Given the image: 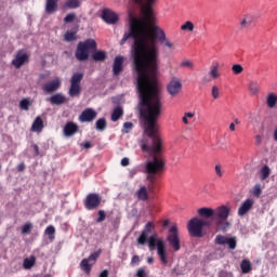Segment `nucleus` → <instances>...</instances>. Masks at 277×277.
<instances>
[{
	"instance_id": "nucleus-1",
	"label": "nucleus",
	"mask_w": 277,
	"mask_h": 277,
	"mask_svg": "<svg viewBox=\"0 0 277 277\" xmlns=\"http://www.w3.org/2000/svg\"><path fill=\"white\" fill-rule=\"evenodd\" d=\"M137 5H144V0H132ZM142 9L143 17H134L130 21L129 31L126 32L119 44L127 43L132 38L131 53L135 72L137 74L138 114L145 120V133L151 140H161L157 135L159 126L157 120L161 118V90L157 84L159 71V48L157 40L168 49L174 43L166 38V31L155 24L153 3L157 0H145Z\"/></svg>"
},
{
	"instance_id": "nucleus-2",
	"label": "nucleus",
	"mask_w": 277,
	"mask_h": 277,
	"mask_svg": "<svg viewBox=\"0 0 277 277\" xmlns=\"http://www.w3.org/2000/svg\"><path fill=\"white\" fill-rule=\"evenodd\" d=\"M155 230V223L147 222L141 235L137 238L138 246H146L148 243V249L150 252L157 248V254L161 261L162 265H168V253L166 248V240L163 238H157V234L148 237L150 233Z\"/></svg>"
},
{
	"instance_id": "nucleus-3",
	"label": "nucleus",
	"mask_w": 277,
	"mask_h": 277,
	"mask_svg": "<svg viewBox=\"0 0 277 277\" xmlns=\"http://www.w3.org/2000/svg\"><path fill=\"white\" fill-rule=\"evenodd\" d=\"M199 217L208 222H212L216 227V230L226 232L230 226L228 222V215H230V208L226 206H221L213 210L212 208H200L197 211Z\"/></svg>"
},
{
	"instance_id": "nucleus-4",
	"label": "nucleus",
	"mask_w": 277,
	"mask_h": 277,
	"mask_svg": "<svg viewBox=\"0 0 277 277\" xmlns=\"http://www.w3.org/2000/svg\"><path fill=\"white\" fill-rule=\"evenodd\" d=\"M213 226V222L193 217L189 220L187 224V230L190 237H205L203 228H211Z\"/></svg>"
},
{
	"instance_id": "nucleus-5",
	"label": "nucleus",
	"mask_w": 277,
	"mask_h": 277,
	"mask_svg": "<svg viewBox=\"0 0 277 277\" xmlns=\"http://www.w3.org/2000/svg\"><path fill=\"white\" fill-rule=\"evenodd\" d=\"M90 51H96V41L94 39H87L77 44L75 57L78 62H85L90 57Z\"/></svg>"
},
{
	"instance_id": "nucleus-6",
	"label": "nucleus",
	"mask_w": 277,
	"mask_h": 277,
	"mask_svg": "<svg viewBox=\"0 0 277 277\" xmlns=\"http://www.w3.org/2000/svg\"><path fill=\"white\" fill-rule=\"evenodd\" d=\"M102 253L103 250L98 249L97 251L91 253L89 258L82 259V261L80 262V268L82 269V272H84V274H87V276H90V274L92 273V267L96 265V261H98V258Z\"/></svg>"
},
{
	"instance_id": "nucleus-7",
	"label": "nucleus",
	"mask_w": 277,
	"mask_h": 277,
	"mask_svg": "<svg viewBox=\"0 0 277 277\" xmlns=\"http://www.w3.org/2000/svg\"><path fill=\"white\" fill-rule=\"evenodd\" d=\"M81 81H83L82 72H76L71 76L70 88L68 91L71 98H75V96H79V94H81Z\"/></svg>"
},
{
	"instance_id": "nucleus-8",
	"label": "nucleus",
	"mask_w": 277,
	"mask_h": 277,
	"mask_svg": "<svg viewBox=\"0 0 277 277\" xmlns=\"http://www.w3.org/2000/svg\"><path fill=\"white\" fill-rule=\"evenodd\" d=\"M101 202H103L101 195L96 193L88 194L83 200L84 209H87V211H94L101 207Z\"/></svg>"
},
{
	"instance_id": "nucleus-9",
	"label": "nucleus",
	"mask_w": 277,
	"mask_h": 277,
	"mask_svg": "<svg viewBox=\"0 0 277 277\" xmlns=\"http://www.w3.org/2000/svg\"><path fill=\"white\" fill-rule=\"evenodd\" d=\"M167 241L169 246L173 248L174 252H179V250H181V238H179V227L176 225H172L170 227Z\"/></svg>"
},
{
	"instance_id": "nucleus-10",
	"label": "nucleus",
	"mask_w": 277,
	"mask_h": 277,
	"mask_svg": "<svg viewBox=\"0 0 277 277\" xmlns=\"http://www.w3.org/2000/svg\"><path fill=\"white\" fill-rule=\"evenodd\" d=\"M167 91L170 96H179L183 91V82H181L180 78L173 77L170 82L167 84Z\"/></svg>"
},
{
	"instance_id": "nucleus-11",
	"label": "nucleus",
	"mask_w": 277,
	"mask_h": 277,
	"mask_svg": "<svg viewBox=\"0 0 277 277\" xmlns=\"http://www.w3.org/2000/svg\"><path fill=\"white\" fill-rule=\"evenodd\" d=\"M29 63V55L25 53L23 50H19L16 53L15 58L12 61V66L15 68H21L24 64Z\"/></svg>"
},
{
	"instance_id": "nucleus-12",
	"label": "nucleus",
	"mask_w": 277,
	"mask_h": 277,
	"mask_svg": "<svg viewBox=\"0 0 277 277\" xmlns=\"http://www.w3.org/2000/svg\"><path fill=\"white\" fill-rule=\"evenodd\" d=\"M102 18L104 22L107 23V25H116L119 21V16L116 14V12L109 10V9H104L102 12Z\"/></svg>"
},
{
	"instance_id": "nucleus-13",
	"label": "nucleus",
	"mask_w": 277,
	"mask_h": 277,
	"mask_svg": "<svg viewBox=\"0 0 277 277\" xmlns=\"http://www.w3.org/2000/svg\"><path fill=\"white\" fill-rule=\"evenodd\" d=\"M122 70H124V56L118 55L115 57L113 63L114 77H119Z\"/></svg>"
},
{
	"instance_id": "nucleus-14",
	"label": "nucleus",
	"mask_w": 277,
	"mask_h": 277,
	"mask_svg": "<svg viewBox=\"0 0 277 277\" xmlns=\"http://www.w3.org/2000/svg\"><path fill=\"white\" fill-rule=\"evenodd\" d=\"M62 88V80L60 78L52 80L45 84H43L42 90L43 92H47L48 94H51L53 92H57Z\"/></svg>"
},
{
	"instance_id": "nucleus-15",
	"label": "nucleus",
	"mask_w": 277,
	"mask_h": 277,
	"mask_svg": "<svg viewBox=\"0 0 277 277\" xmlns=\"http://www.w3.org/2000/svg\"><path fill=\"white\" fill-rule=\"evenodd\" d=\"M79 132V126L72 121H68L63 128V133L65 137H72L76 133Z\"/></svg>"
},
{
	"instance_id": "nucleus-16",
	"label": "nucleus",
	"mask_w": 277,
	"mask_h": 277,
	"mask_svg": "<svg viewBox=\"0 0 277 277\" xmlns=\"http://www.w3.org/2000/svg\"><path fill=\"white\" fill-rule=\"evenodd\" d=\"M95 119L96 113L92 108L84 109L79 116L80 122H92Z\"/></svg>"
},
{
	"instance_id": "nucleus-17",
	"label": "nucleus",
	"mask_w": 277,
	"mask_h": 277,
	"mask_svg": "<svg viewBox=\"0 0 277 277\" xmlns=\"http://www.w3.org/2000/svg\"><path fill=\"white\" fill-rule=\"evenodd\" d=\"M252 207H254V199L245 200L240 208L238 209V215L240 217H243V215H246V213H248V211H250Z\"/></svg>"
},
{
	"instance_id": "nucleus-18",
	"label": "nucleus",
	"mask_w": 277,
	"mask_h": 277,
	"mask_svg": "<svg viewBox=\"0 0 277 277\" xmlns=\"http://www.w3.org/2000/svg\"><path fill=\"white\" fill-rule=\"evenodd\" d=\"M60 0H47L45 1V13L55 14L57 12V3Z\"/></svg>"
},
{
	"instance_id": "nucleus-19",
	"label": "nucleus",
	"mask_w": 277,
	"mask_h": 277,
	"mask_svg": "<svg viewBox=\"0 0 277 277\" xmlns=\"http://www.w3.org/2000/svg\"><path fill=\"white\" fill-rule=\"evenodd\" d=\"M42 129H44V121H42V117H37L32 122L30 131L41 133Z\"/></svg>"
},
{
	"instance_id": "nucleus-20",
	"label": "nucleus",
	"mask_w": 277,
	"mask_h": 277,
	"mask_svg": "<svg viewBox=\"0 0 277 277\" xmlns=\"http://www.w3.org/2000/svg\"><path fill=\"white\" fill-rule=\"evenodd\" d=\"M124 116V109H122V106H117L114 108L110 120L113 122H118L119 119H121Z\"/></svg>"
},
{
	"instance_id": "nucleus-21",
	"label": "nucleus",
	"mask_w": 277,
	"mask_h": 277,
	"mask_svg": "<svg viewBox=\"0 0 277 277\" xmlns=\"http://www.w3.org/2000/svg\"><path fill=\"white\" fill-rule=\"evenodd\" d=\"M51 105H64L66 96L62 93H56L50 97Z\"/></svg>"
},
{
	"instance_id": "nucleus-22",
	"label": "nucleus",
	"mask_w": 277,
	"mask_h": 277,
	"mask_svg": "<svg viewBox=\"0 0 277 277\" xmlns=\"http://www.w3.org/2000/svg\"><path fill=\"white\" fill-rule=\"evenodd\" d=\"M252 23H254V16L246 15L242 19H240V29H250Z\"/></svg>"
},
{
	"instance_id": "nucleus-23",
	"label": "nucleus",
	"mask_w": 277,
	"mask_h": 277,
	"mask_svg": "<svg viewBox=\"0 0 277 277\" xmlns=\"http://www.w3.org/2000/svg\"><path fill=\"white\" fill-rule=\"evenodd\" d=\"M92 60L94 62H105L107 60V52H105L103 50L95 51L92 54Z\"/></svg>"
},
{
	"instance_id": "nucleus-24",
	"label": "nucleus",
	"mask_w": 277,
	"mask_h": 277,
	"mask_svg": "<svg viewBox=\"0 0 277 277\" xmlns=\"http://www.w3.org/2000/svg\"><path fill=\"white\" fill-rule=\"evenodd\" d=\"M64 8L68 10H77V8H81L80 0H66L64 3Z\"/></svg>"
},
{
	"instance_id": "nucleus-25",
	"label": "nucleus",
	"mask_w": 277,
	"mask_h": 277,
	"mask_svg": "<svg viewBox=\"0 0 277 277\" xmlns=\"http://www.w3.org/2000/svg\"><path fill=\"white\" fill-rule=\"evenodd\" d=\"M248 90H249L251 96H256V94H259V92L261 90V88L259 87V82H256V81L249 82Z\"/></svg>"
},
{
	"instance_id": "nucleus-26",
	"label": "nucleus",
	"mask_w": 277,
	"mask_h": 277,
	"mask_svg": "<svg viewBox=\"0 0 277 277\" xmlns=\"http://www.w3.org/2000/svg\"><path fill=\"white\" fill-rule=\"evenodd\" d=\"M240 269L242 274H250L252 272V263L249 260H242Z\"/></svg>"
},
{
	"instance_id": "nucleus-27",
	"label": "nucleus",
	"mask_w": 277,
	"mask_h": 277,
	"mask_svg": "<svg viewBox=\"0 0 277 277\" xmlns=\"http://www.w3.org/2000/svg\"><path fill=\"white\" fill-rule=\"evenodd\" d=\"M276 103H277L276 93H269L266 98L267 107H269V109H274V107H276Z\"/></svg>"
},
{
	"instance_id": "nucleus-28",
	"label": "nucleus",
	"mask_w": 277,
	"mask_h": 277,
	"mask_svg": "<svg viewBox=\"0 0 277 277\" xmlns=\"http://www.w3.org/2000/svg\"><path fill=\"white\" fill-rule=\"evenodd\" d=\"M77 31H79V28H76L74 31H67L64 35L65 42H75L77 40Z\"/></svg>"
},
{
	"instance_id": "nucleus-29",
	"label": "nucleus",
	"mask_w": 277,
	"mask_h": 277,
	"mask_svg": "<svg viewBox=\"0 0 277 277\" xmlns=\"http://www.w3.org/2000/svg\"><path fill=\"white\" fill-rule=\"evenodd\" d=\"M35 265H36L35 256L24 259V262H23L24 269H31V267H34Z\"/></svg>"
},
{
	"instance_id": "nucleus-30",
	"label": "nucleus",
	"mask_w": 277,
	"mask_h": 277,
	"mask_svg": "<svg viewBox=\"0 0 277 277\" xmlns=\"http://www.w3.org/2000/svg\"><path fill=\"white\" fill-rule=\"evenodd\" d=\"M44 235L48 236L50 241H54L55 240V226L53 225H49L45 230H44Z\"/></svg>"
},
{
	"instance_id": "nucleus-31",
	"label": "nucleus",
	"mask_w": 277,
	"mask_h": 277,
	"mask_svg": "<svg viewBox=\"0 0 277 277\" xmlns=\"http://www.w3.org/2000/svg\"><path fill=\"white\" fill-rule=\"evenodd\" d=\"M219 70H220V64H217V63L210 68L209 75H210L211 79H220Z\"/></svg>"
},
{
	"instance_id": "nucleus-32",
	"label": "nucleus",
	"mask_w": 277,
	"mask_h": 277,
	"mask_svg": "<svg viewBox=\"0 0 277 277\" xmlns=\"http://www.w3.org/2000/svg\"><path fill=\"white\" fill-rule=\"evenodd\" d=\"M95 129L97 131H105L107 129V120L105 118H100L96 122H95Z\"/></svg>"
},
{
	"instance_id": "nucleus-33",
	"label": "nucleus",
	"mask_w": 277,
	"mask_h": 277,
	"mask_svg": "<svg viewBox=\"0 0 277 277\" xmlns=\"http://www.w3.org/2000/svg\"><path fill=\"white\" fill-rule=\"evenodd\" d=\"M136 194L138 200H148V192L146 190V186H142Z\"/></svg>"
},
{
	"instance_id": "nucleus-34",
	"label": "nucleus",
	"mask_w": 277,
	"mask_h": 277,
	"mask_svg": "<svg viewBox=\"0 0 277 277\" xmlns=\"http://www.w3.org/2000/svg\"><path fill=\"white\" fill-rule=\"evenodd\" d=\"M269 174H272V169L268 166H264L261 170V181L269 179Z\"/></svg>"
},
{
	"instance_id": "nucleus-35",
	"label": "nucleus",
	"mask_w": 277,
	"mask_h": 277,
	"mask_svg": "<svg viewBox=\"0 0 277 277\" xmlns=\"http://www.w3.org/2000/svg\"><path fill=\"white\" fill-rule=\"evenodd\" d=\"M227 241H228V237L217 235L215 237L214 243H216V246H226Z\"/></svg>"
},
{
	"instance_id": "nucleus-36",
	"label": "nucleus",
	"mask_w": 277,
	"mask_h": 277,
	"mask_svg": "<svg viewBox=\"0 0 277 277\" xmlns=\"http://www.w3.org/2000/svg\"><path fill=\"white\" fill-rule=\"evenodd\" d=\"M34 230V224L26 223L22 226V235H29Z\"/></svg>"
},
{
	"instance_id": "nucleus-37",
	"label": "nucleus",
	"mask_w": 277,
	"mask_h": 277,
	"mask_svg": "<svg viewBox=\"0 0 277 277\" xmlns=\"http://www.w3.org/2000/svg\"><path fill=\"white\" fill-rule=\"evenodd\" d=\"M214 171H215V174L219 179H222V176H224L225 174V170H224V167H222V164H215L214 167Z\"/></svg>"
},
{
	"instance_id": "nucleus-38",
	"label": "nucleus",
	"mask_w": 277,
	"mask_h": 277,
	"mask_svg": "<svg viewBox=\"0 0 277 277\" xmlns=\"http://www.w3.org/2000/svg\"><path fill=\"white\" fill-rule=\"evenodd\" d=\"M98 217L95 220L96 224H101L105 222L107 214L105 213V210H98L97 211Z\"/></svg>"
},
{
	"instance_id": "nucleus-39",
	"label": "nucleus",
	"mask_w": 277,
	"mask_h": 277,
	"mask_svg": "<svg viewBox=\"0 0 277 277\" xmlns=\"http://www.w3.org/2000/svg\"><path fill=\"white\" fill-rule=\"evenodd\" d=\"M226 245L229 250H235V248H237V237L227 238Z\"/></svg>"
},
{
	"instance_id": "nucleus-40",
	"label": "nucleus",
	"mask_w": 277,
	"mask_h": 277,
	"mask_svg": "<svg viewBox=\"0 0 277 277\" xmlns=\"http://www.w3.org/2000/svg\"><path fill=\"white\" fill-rule=\"evenodd\" d=\"M181 29H182V31H194V23L188 21L181 26Z\"/></svg>"
},
{
	"instance_id": "nucleus-41",
	"label": "nucleus",
	"mask_w": 277,
	"mask_h": 277,
	"mask_svg": "<svg viewBox=\"0 0 277 277\" xmlns=\"http://www.w3.org/2000/svg\"><path fill=\"white\" fill-rule=\"evenodd\" d=\"M29 105H31V103H29V100L27 98H24L19 102L21 109H24L25 111H29Z\"/></svg>"
},
{
	"instance_id": "nucleus-42",
	"label": "nucleus",
	"mask_w": 277,
	"mask_h": 277,
	"mask_svg": "<svg viewBox=\"0 0 277 277\" xmlns=\"http://www.w3.org/2000/svg\"><path fill=\"white\" fill-rule=\"evenodd\" d=\"M181 68H188L189 70H194V62L185 60L181 63Z\"/></svg>"
},
{
	"instance_id": "nucleus-43",
	"label": "nucleus",
	"mask_w": 277,
	"mask_h": 277,
	"mask_svg": "<svg viewBox=\"0 0 277 277\" xmlns=\"http://www.w3.org/2000/svg\"><path fill=\"white\" fill-rule=\"evenodd\" d=\"M261 194H263V190L261 188V184H255L254 187H253V196L255 198H260Z\"/></svg>"
},
{
	"instance_id": "nucleus-44",
	"label": "nucleus",
	"mask_w": 277,
	"mask_h": 277,
	"mask_svg": "<svg viewBox=\"0 0 277 277\" xmlns=\"http://www.w3.org/2000/svg\"><path fill=\"white\" fill-rule=\"evenodd\" d=\"M232 70H233L234 75H241V72H243V66H241L239 64H235V65H233Z\"/></svg>"
},
{
	"instance_id": "nucleus-45",
	"label": "nucleus",
	"mask_w": 277,
	"mask_h": 277,
	"mask_svg": "<svg viewBox=\"0 0 277 277\" xmlns=\"http://www.w3.org/2000/svg\"><path fill=\"white\" fill-rule=\"evenodd\" d=\"M133 129V122H124L123 128L121 129V133H129Z\"/></svg>"
},
{
	"instance_id": "nucleus-46",
	"label": "nucleus",
	"mask_w": 277,
	"mask_h": 277,
	"mask_svg": "<svg viewBox=\"0 0 277 277\" xmlns=\"http://www.w3.org/2000/svg\"><path fill=\"white\" fill-rule=\"evenodd\" d=\"M211 94L214 100L220 98V88H217V85H213Z\"/></svg>"
},
{
	"instance_id": "nucleus-47",
	"label": "nucleus",
	"mask_w": 277,
	"mask_h": 277,
	"mask_svg": "<svg viewBox=\"0 0 277 277\" xmlns=\"http://www.w3.org/2000/svg\"><path fill=\"white\" fill-rule=\"evenodd\" d=\"M77 18V15L75 13H69L64 17V23H72Z\"/></svg>"
},
{
	"instance_id": "nucleus-48",
	"label": "nucleus",
	"mask_w": 277,
	"mask_h": 277,
	"mask_svg": "<svg viewBox=\"0 0 277 277\" xmlns=\"http://www.w3.org/2000/svg\"><path fill=\"white\" fill-rule=\"evenodd\" d=\"M219 277H233V274L232 273H228L226 271H221L219 272Z\"/></svg>"
},
{
	"instance_id": "nucleus-49",
	"label": "nucleus",
	"mask_w": 277,
	"mask_h": 277,
	"mask_svg": "<svg viewBox=\"0 0 277 277\" xmlns=\"http://www.w3.org/2000/svg\"><path fill=\"white\" fill-rule=\"evenodd\" d=\"M131 265H140V255L132 256Z\"/></svg>"
},
{
	"instance_id": "nucleus-50",
	"label": "nucleus",
	"mask_w": 277,
	"mask_h": 277,
	"mask_svg": "<svg viewBox=\"0 0 277 277\" xmlns=\"http://www.w3.org/2000/svg\"><path fill=\"white\" fill-rule=\"evenodd\" d=\"M136 277H146V271L144 268H138Z\"/></svg>"
},
{
	"instance_id": "nucleus-51",
	"label": "nucleus",
	"mask_w": 277,
	"mask_h": 277,
	"mask_svg": "<svg viewBox=\"0 0 277 277\" xmlns=\"http://www.w3.org/2000/svg\"><path fill=\"white\" fill-rule=\"evenodd\" d=\"M81 146H83V148H85L88 150V149L92 148V142L82 143Z\"/></svg>"
},
{
	"instance_id": "nucleus-52",
	"label": "nucleus",
	"mask_w": 277,
	"mask_h": 277,
	"mask_svg": "<svg viewBox=\"0 0 277 277\" xmlns=\"http://www.w3.org/2000/svg\"><path fill=\"white\" fill-rule=\"evenodd\" d=\"M261 142H263V138L261 137V135L258 134V135L255 136V145H256V146L261 145Z\"/></svg>"
},
{
	"instance_id": "nucleus-53",
	"label": "nucleus",
	"mask_w": 277,
	"mask_h": 277,
	"mask_svg": "<svg viewBox=\"0 0 277 277\" xmlns=\"http://www.w3.org/2000/svg\"><path fill=\"white\" fill-rule=\"evenodd\" d=\"M17 172H25V163L22 162L17 166Z\"/></svg>"
},
{
	"instance_id": "nucleus-54",
	"label": "nucleus",
	"mask_w": 277,
	"mask_h": 277,
	"mask_svg": "<svg viewBox=\"0 0 277 277\" xmlns=\"http://www.w3.org/2000/svg\"><path fill=\"white\" fill-rule=\"evenodd\" d=\"M98 277H109V271L104 269Z\"/></svg>"
},
{
	"instance_id": "nucleus-55",
	"label": "nucleus",
	"mask_w": 277,
	"mask_h": 277,
	"mask_svg": "<svg viewBox=\"0 0 277 277\" xmlns=\"http://www.w3.org/2000/svg\"><path fill=\"white\" fill-rule=\"evenodd\" d=\"M121 166H123L124 168H126L127 166H129V158H123V159L121 160Z\"/></svg>"
},
{
	"instance_id": "nucleus-56",
	"label": "nucleus",
	"mask_w": 277,
	"mask_h": 277,
	"mask_svg": "<svg viewBox=\"0 0 277 277\" xmlns=\"http://www.w3.org/2000/svg\"><path fill=\"white\" fill-rule=\"evenodd\" d=\"M32 148H34L37 156L40 155V150H39V147H38L37 144L32 145Z\"/></svg>"
},
{
	"instance_id": "nucleus-57",
	"label": "nucleus",
	"mask_w": 277,
	"mask_h": 277,
	"mask_svg": "<svg viewBox=\"0 0 277 277\" xmlns=\"http://www.w3.org/2000/svg\"><path fill=\"white\" fill-rule=\"evenodd\" d=\"M184 116L186 118H194V116H196V114H194V113H185Z\"/></svg>"
},
{
	"instance_id": "nucleus-58",
	"label": "nucleus",
	"mask_w": 277,
	"mask_h": 277,
	"mask_svg": "<svg viewBox=\"0 0 277 277\" xmlns=\"http://www.w3.org/2000/svg\"><path fill=\"white\" fill-rule=\"evenodd\" d=\"M182 122H184V124H189V120L187 119V117L185 115L182 118Z\"/></svg>"
},
{
	"instance_id": "nucleus-59",
	"label": "nucleus",
	"mask_w": 277,
	"mask_h": 277,
	"mask_svg": "<svg viewBox=\"0 0 277 277\" xmlns=\"http://www.w3.org/2000/svg\"><path fill=\"white\" fill-rule=\"evenodd\" d=\"M202 81H203V83H209V82H211V79H209V78H207V77H203V78H202Z\"/></svg>"
},
{
	"instance_id": "nucleus-60",
	"label": "nucleus",
	"mask_w": 277,
	"mask_h": 277,
	"mask_svg": "<svg viewBox=\"0 0 277 277\" xmlns=\"http://www.w3.org/2000/svg\"><path fill=\"white\" fill-rule=\"evenodd\" d=\"M169 225H170V221L164 220L162 226L166 228V226H169Z\"/></svg>"
},
{
	"instance_id": "nucleus-61",
	"label": "nucleus",
	"mask_w": 277,
	"mask_h": 277,
	"mask_svg": "<svg viewBox=\"0 0 277 277\" xmlns=\"http://www.w3.org/2000/svg\"><path fill=\"white\" fill-rule=\"evenodd\" d=\"M229 131H235V123L229 124Z\"/></svg>"
},
{
	"instance_id": "nucleus-62",
	"label": "nucleus",
	"mask_w": 277,
	"mask_h": 277,
	"mask_svg": "<svg viewBox=\"0 0 277 277\" xmlns=\"http://www.w3.org/2000/svg\"><path fill=\"white\" fill-rule=\"evenodd\" d=\"M147 263H149V264H150V263H155V260H154L153 258H148V259H147Z\"/></svg>"
},
{
	"instance_id": "nucleus-63",
	"label": "nucleus",
	"mask_w": 277,
	"mask_h": 277,
	"mask_svg": "<svg viewBox=\"0 0 277 277\" xmlns=\"http://www.w3.org/2000/svg\"><path fill=\"white\" fill-rule=\"evenodd\" d=\"M234 122H235V124H241V121H240L238 118H236V119L234 120Z\"/></svg>"
},
{
	"instance_id": "nucleus-64",
	"label": "nucleus",
	"mask_w": 277,
	"mask_h": 277,
	"mask_svg": "<svg viewBox=\"0 0 277 277\" xmlns=\"http://www.w3.org/2000/svg\"><path fill=\"white\" fill-rule=\"evenodd\" d=\"M131 174H137V170L132 171Z\"/></svg>"
}]
</instances>
